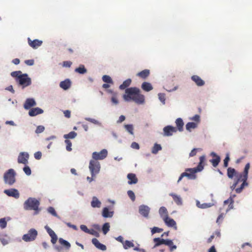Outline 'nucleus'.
Listing matches in <instances>:
<instances>
[{
    "label": "nucleus",
    "instance_id": "obj_1",
    "mask_svg": "<svg viewBox=\"0 0 252 252\" xmlns=\"http://www.w3.org/2000/svg\"><path fill=\"white\" fill-rule=\"evenodd\" d=\"M123 98L126 101H133L137 104H143L145 101V96L141 93L140 89L136 87H130L125 90Z\"/></svg>",
    "mask_w": 252,
    "mask_h": 252
},
{
    "label": "nucleus",
    "instance_id": "obj_2",
    "mask_svg": "<svg viewBox=\"0 0 252 252\" xmlns=\"http://www.w3.org/2000/svg\"><path fill=\"white\" fill-rule=\"evenodd\" d=\"M205 156H202L199 158V162L197 166L195 168H187L185 172L182 173L179 177L178 183L181 181L184 177H187L190 180H195L196 178V173L201 171L205 165Z\"/></svg>",
    "mask_w": 252,
    "mask_h": 252
},
{
    "label": "nucleus",
    "instance_id": "obj_3",
    "mask_svg": "<svg viewBox=\"0 0 252 252\" xmlns=\"http://www.w3.org/2000/svg\"><path fill=\"white\" fill-rule=\"evenodd\" d=\"M11 75L16 78V82L22 86L23 88L30 86L32 84L31 79L27 74H22L21 71L12 72Z\"/></svg>",
    "mask_w": 252,
    "mask_h": 252
},
{
    "label": "nucleus",
    "instance_id": "obj_4",
    "mask_svg": "<svg viewBox=\"0 0 252 252\" xmlns=\"http://www.w3.org/2000/svg\"><path fill=\"white\" fill-rule=\"evenodd\" d=\"M39 204V201L36 199L35 198L30 197L24 202V208L26 210H34L37 212L35 214H37L39 211L38 207Z\"/></svg>",
    "mask_w": 252,
    "mask_h": 252
},
{
    "label": "nucleus",
    "instance_id": "obj_5",
    "mask_svg": "<svg viewBox=\"0 0 252 252\" xmlns=\"http://www.w3.org/2000/svg\"><path fill=\"white\" fill-rule=\"evenodd\" d=\"M245 176L241 173H239V174L235 177L236 179L234 182L237 183V184H238L239 182H242L240 187L235 189V191L237 193L241 192L244 187L248 185V184L247 182L248 177H246V178H245Z\"/></svg>",
    "mask_w": 252,
    "mask_h": 252
},
{
    "label": "nucleus",
    "instance_id": "obj_6",
    "mask_svg": "<svg viewBox=\"0 0 252 252\" xmlns=\"http://www.w3.org/2000/svg\"><path fill=\"white\" fill-rule=\"evenodd\" d=\"M16 173L14 169H10L4 174V180L6 184L13 185L15 182Z\"/></svg>",
    "mask_w": 252,
    "mask_h": 252
},
{
    "label": "nucleus",
    "instance_id": "obj_7",
    "mask_svg": "<svg viewBox=\"0 0 252 252\" xmlns=\"http://www.w3.org/2000/svg\"><path fill=\"white\" fill-rule=\"evenodd\" d=\"M154 242L155 243L154 247H157L160 245L164 244L170 247L171 251H173L177 248L176 246L173 245V243L171 240H164L159 238H156L154 239Z\"/></svg>",
    "mask_w": 252,
    "mask_h": 252
},
{
    "label": "nucleus",
    "instance_id": "obj_8",
    "mask_svg": "<svg viewBox=\"0 0 252 252\" xmlns=\"http://www.w3.org/2000/svg\"><path fill=\"white\" fill-rule=\"evenodd\" d=\"M100 165L98 161L92 159L89 163V169L91 172L92 176L94 177L100 171Z\"/></svg>",
    "mask_w": 252,
    "mask_h": 252
},
{
    "label": "nucleus",
    "instance_id": "obj_9",
    "mask_svg": "<svg viewBox=\"0 0 252 252\" xmlns=\"http://www.w3.org/2000/svg\"><path fill=\"white\" fill-rule=\"evenodd\" d=\"M37 235V231L33 229H31L27 234L23 236L22 239L26 242H30L33 241L35 239Z\"/></svg>",
    "mask_w": 252,
    "mask_h": 252
},
{
    "label": "nucleus",
    "instance_id": "obj_10",
    "mask_svg": "<svg viewBox=\"0 0 252 252\" xmlns=\"http://www.w3.org/2000/svg\"><path fill=\"white\" fill-rule=\"evenodd\" d=\"M108 153L106 149L102 150L100 152H94L92 154L93 160H102L107 156Z\"/></svg>",
    "mask_w": 252,
    "mask_h": 252
},
{
    "label": "nucleus",
    "instance_id": "obj_11",
    "mask_svg": "<svg viewBox=\"0 0 252 252\" xmlns=\"http://www.w3.org/2000/svg\"><path fill=\"white\" fill-rule=\"evenodd\" d=\"M29 155L26 152H21L18 157V162L26 165L28 163Z\"/></svg>",
    "mask_w": 252,
    "mask_h": 252
},
{
    "label": "nucleus",
    "instance_id": "obj_12",
    "mask_svg": "<svg viewBox=\"0 0 252 252\" xmlns=\"http://www.w3.org/2000/svg\"><path fill=\"white\" fill-rule=\"evenodd\" d=\"M177 131L176 127L171 126H167L163 128L164 135L166 136H171L173 133L176 132Z\"/></svg>",
    "mask_w": 252,
    "mask_h": 252
},
{
    "label": "nucleus",
    "instance_id": "obj_13",
    "mask_svg": "<svg viewBox=\"0 0 252 252\" xmlns=\"http://www.w3.org/2000/svg\"><path fill=\"white\" fill-rule=\"evenodd\" d=\"M28 42L29 45L33 49H37L43 43L42 40L38 39L32 40L30 37L28 38Z\"/></svg>",
    "mask_w": 252,
    "mask_h": 252
},
{
    "label": "nucleus",
    "instance_id": "obj_14",
    "mask_svg": "<svg viewBox=\"0 0 252 252\" xmlns=\"http://www.w3.org/2000/svg\"><path fill=\"white\" fill-rule=\"evenodd\" d=\"M163 220L168 227H173L175 229H177L176 223L173 219L169 218L168 216H164Z\"/></svg>",
    "mask_w": 252,
    "mask_h": 252
},
{
    "label": "nucleus",
    "instance_id": "obj_15",
    "mask_svg": "<svg viewBox=\"0 0 252 252\" xmlns=\"http://www.w3.org/2000/svg\"><path fill=\"white\" fill-rule=\"evenodd\" d=\"M4 192L8 196L13 197L16 199L18 198L20 196L18 190L15 189H6L4 191Z\"/></svg>",
    "mask_w": 252,
    "mask_h": 252
},
{
    "label": "nucleus",
    "instance_id": "obj_16",
    "mask_svg": "<svg viewBox=\"0 0 252 252\" xmlns=\"http://www.w3.org/2000/svg\"><path fill=\"white\" fill-rule=\"evenodd\" d=\"M36 105V103L33 98H27L24 104V107L25 109L28 110Z\"/></svg>",
    "mask_w": 252,
    "mask_h": 252
},
{
    "label": "nucleus",
    "instance_id": "obj_17",
    "mask_svg": "<svg viewBox=\"0 0 252 252\" xmlns=\"http://www.w3.org/2000/svg\"><path fill=\"white\" fill-rule=\"evenodd\" d=\"M139 212L144 217H148L150 212V208L146 205H141L139 208Z\"/></svg>",
    "mask_w": 252,
    "mask_h": 252
},
{
    "label": "nucleus",
    "instance_id": "obj_18",
    "mask_svg": "<svg viewBox=\"0 0 252 252\" xmlns=\"http://www.w3.org/2000/svg\"><path fill=\"white\" fill-rule=\"evenodd\" d=\"M43 113V110L40 108H32L29 112V115L31 117L35 116Z\"/></svg>",
    "mask_w": 252,
    "mask_h": 252
},
{
    "label": "nucleus",
    "instance_id": "obj_19",
    "mask_svg": "<svg viewBox=\"0 0 252 252\" xmlns=\"http://www.w3.org/2000/svg\"><path fill=\"white\" fill-rule=\"evenodd\" d=\"M92 243L95 246L97 249L102 251H105L106 250V247L104 245L101 244L96 238H93L92 240Z\"/></svg>",
    "mask_w": 252,
    "mask_h": 252
},
{
    "label": "nucleus",
    "instance_id": "obj_20",
    "mask_svg": "<svg viewBox=\"0 0 252 252\" xmlns=\"http://www.w3.org/2000/svg\"><path fill=\"white\" fill-rule=\"evenodd\" d=\"M10 241V238L7 234L2 233L0 235V241L3 246L8 244Z\"/></svg>",
    "mask_w": 252,
    "mask_h": 252
},
{
    "label": "nucleus",
    "instance_id": "obj_21",
    "mask_svg": "<svg viewBox=\"0 0 252 252\" xmlns=\"http://www.w3.org/2000/svg\"><path fill=\"white\" fill-rule=\"evenodd\" d=\"M211 155L215 157L214 158L210 160V162L212 164L213 166L215 167H217L220 162V157L217 156L215 153L212 152Z\"/></svg>",
    "mask_w": 252,
    "mask_h": 252
},
{
    "label": "nucleus",
    "instance_id": "obj_22",
    "mask_svg": "<svg viewBox=\"0 0 252 252\" xmlns=\"http://www.w3.org/2000/svg\"><path fill=\"white\" fill-rule=\"evenodd\" d=\"M191 79L198 86H202L205 84V82L198 76L193 75Z\"/></svg>",
    "mask_w": 252,
    "mask_h": 252
},
{
    "label": "nucleus",
    "instance_id": "obj_23",
    "mask_svg": "<svg viewBox=\"0 0 252 252\" xmlns=\"http://www.w3.org/2000/svg\"><path fill=\"white\" fill-rule=\"evenodd\" d=\"M127 177L128 179V183L130 185L136 184L138 182V179L135 174L133 173H129Z\"/></svg>",
    "mask_w": 252,
    "mask_h": 252
},
{
    "label": "nucleus",
    "instance_id": "obj_24",
    "mask_svg": "<svg viewBox=\"0 0 252 252\" xmlns=\"http://www.w3.org/2000/svg\"><path fill=\"white\" fill-rule=\"evenodd\" d=\"M60 86L64 90H67L71 86V82L68 79H65V80L61 82Z\"/></svg>",
    "mask_w": 252,
    "mask_h": 252
},
{
    "label": "nucleus",
    "instance_id": "obj_25",
    "mask_svg": "<svg viewBox=\"0 0 252 252\" xmlns=\"http://www.w3.org/2000/svg\"><path fill=\"white\" fill-rule=\"evenodd\" d=\"M235 196V195H234L233 197L231 196L228 199L224 201V205L227 204L228 203H229L228 208L226 209V212H228L229 210L233 208L234 203L233 197H234Z\"/></svg>",
    "mask_w": 252,
    "mask_h": 252
},
{
    "label": "nucleus",
    "instance_id": "obj_26",
    "mask_svg": "<svg viewBox=\"0 0 252 252\" xmlns=\"http://www.w3.org/2000/svg\"><path fill=\"white\" fill-rule=\"evenodd\" d=\"M239 174L235 169L229 167L227 169V176L229 178L232 179L234 176L236 177Z\"/></svg>",
    "mask_w": 252,
    "mask_h": 252
},
{
    "label": "nucleus",
    "instance_id": "obj_27",
    "mask_svg": "<svg viewBox=\"0 0 252 252\" xmlns=\"http://www.w3.org/2000/svg\"><path fill=\"white\" fill-rule=\"evenodd\" d=\"M141 88L146 92H149L153 90V87L151 83L144 82L141 85Z\"/></svg>",
    "mask_w": 252,
    "mask_h": 252
},
{
    "label": "nucleus",
    "instance_id": "obj_28",
    "mask_svg": "<svg viewBox=\"0 0 252 252\" xmlns=\"http://www.w3.org/2000/svg\"><path fill=\"white\" fill-rule=\"evenodd\" d=\"M176 125L177 126V129L179 131H182L183 130L184 122L181 118H178L176 120Z\"/></svg>",
    "mask_w": 252,
    "mask_h": 252
},
{
    "label": "nucleus",
    "instance_id": "obj_29",
    "mask_svg": "<svg viewBox=\"0 0 252 252\" xmlns=\"http://www.w3.org/2000/svg\"><path fill=\"white\" fill-rule=\"evenodd\" d=\"M101 202L95 196H94L91 202V206L93 208H99L101 206Z\"/></svg>",
    "mask_w": 252,
    "mask_h": 252
},
{
    "label": "nucleus",
    "instance_id": "obj_30",
    "mask_svg": "<svg viewBox=\"0 0 252 252\" xmlns=\"http://www.w3.org/2000/svg\"><path fill=\"white\" fill-rule=\"evenodd\" d=\"M150 75L149 69H144L137 73V76L142 79H146Z\"/></svg>",
    "mask_w": 252,
    "mask_h": 252
},
{
    "label": "nucleus",
    "instance_id": "obj_31",
    "mask_svg": "<svg viewBox=\"0 0 252 252\" xmlns=\"http://www.w3.org/2000/svg\"><path fill=\"white\" fill-rule=\"evenodd\" d=\"M170 195L171 196L174 201V202L178 205H182V200L181 197L178 195L171 193L170 194Z\"/></svg>",
    "mask_w": 252,
    "mask_h": 252
},
{
    "label": "nucleus",
    "instance_id": "obj_32",
    "mask_svg": "<svg viewBox=\"0 0 252 252\" xmlns=\"http://www.w3.org/2000/svg\"><path fill=\"white\" fill-rule=\"evenodd\" d=\"M113 212H110L106 207L103 208L102 211V216L104 218H111L113 216Z\"/></svg>",
    "mask_w": 252,
    "mask_h": 252
},
{
    "label": "nucleus",
    "instance_id": "obj_33",
    "mask_svg": "<svg viewBox=\"0 0 252 252\" xmlns=\"http://www.w3.org/2000/svg\"><path fill=\"white\" fill-rule=\"evenodd\" d=\"M197 124L194 122L188 123L186 125V127L187 130L191 131L192 129H194L197 127Z\"/></svg>",
    "mask_w": 252,
    "mask_h": 252
},
{
    "label": "nucleus",
    "instance_id": "obj_34",
    "mask_svg": "<svg viewBox=\"0 0 252 252\" xmlns=\"http://www.w3.org/2000/svg\"><path fill=\"white\" fill-rule=\"evenodd\" d=\"M10 220L9 217L7 218H3L0 219V227L1 229L5 228L7 226V220L8 221Z\"/></svg>",
    "mask_w": 252,
    "mask_h": 252
},
{
    "label": "nucleus",
    "instance_id": "obj_35",
    "mask_svg": "<svg viewBox=\"0 0 252 252\" xmlns=\"http://www.w3.org/2000/svg\"><path fill=\"white\" fill-rule=\"evenodd\" d=\"M131 83V80L130 79H127L124 81L123 84L120 86L119 88L121 90H124L128 87L130 85Z\"/></svg>",
    "mask_w": 252,
    "mask_h": 252
},
{
    "label": "nucleus",
    "instance_id": "obj_36",
    "mask_svg": "<svg viewBox=\"0 0 252 252\" xmlns=\"http://www.w3.org/2000/svg\"><path fill=\"white\" fill-rule=\"evenodd\" d=\"M75 71L81 74H85L87 72V70L85 68V66L83 64H81L78 68L75 69Z\"/></svg>",
    "mask_w": 252,
    "mask_h": 252
},
{
    "label": "nucleus",
    "instance_id": "obj_37",
    "mask_svg": "<svg viewBox=\"0 0 252 252\" xmlns=\"http://www.w3.org/2000/svg\"><path fill=\"white\" fill-rule=\"evenodd\" d=\"M59 241L60 244L64 246L67 250H69L70 249L71 245L67 241L63 239V238H60Z\"/></svg>",
    "mask_w": 252,
    "mask_h": 252
},
{
    "label": "nucleus",
    "instance_id": "obj_38",
    "mask_svg": "<svg viewBox=\"0 0 252 252\" xmlns=\"http://www.w3.org/2000/svg\"><path fill=\"white\" fill-rule=\"evenodd\" d=\"M123 247L125 249H128L131 247H134V244L132 242L126 240L123 244Z\"/></svg>",
    "mask_w": 252,
    "mask_h": 252
},
{
    "label": "nucleus",
    "instance_id": "obj_39",
    "mask_svg": "<svg viewBox=\"0 0 252 252\" xmlns=\"http://www.w3.org/2000/svg\"><path fill=\"white\" fill-rule=\"evenodd\" d=\"M77 136V133L74 131H71L69 133L67 134H64L63 135V137L65 139H68L69 138L73 139L74 138Z\"/></svg>",
    "mask_w": 252,
    "mask_h": 252
},
{
    "label": "nucleus",
    "instance_id": "obj_40",
    "mask_svg": "<svg viewBox=\"0 0 252 252\" xmlns=\"http://www.w3.org/2000/svg\"><path fill=\"white\" fill-rule=\"evenodd\" d=\"M159 213L162 218L164 216H168L167 210L164 207H161L160 208L159 210Z\"/></svg>",
    "mask_w": 252,
    "mask_h": 252
},
{
    "label": "nucleus",
    "instance_id": "obj_41",
    "mask_svg": "<svg viewBox=\"0 0 252 252\" xmlns=\"http://www.w3.org/2000/svg\"><path fill=\"white\" fill-rule=\"evenodd\" d=\"M161 149L160 145L155 144L152 150V153L156 154L159 150Z\"/></svg>",
    "mask_w": 252,
    "mask_h": 252
},
{
    "label": "nucleus",
    "instance_id": "obj_42",
    "mask_svg": "<svg viewBox=\"0 0 252 252\" xmlns=\"http://www.w3.org/2000/svg\"><path fill=\"white\" fill-rule=\"evenodd\" d=\"M125 128H126V130L127 132H128L130 134H133V126L132 125H125Z\"/></svg>",
    "mask_w": 252,
    "mask_h": 252
},
{
    "label": "nucleus",
    "instance_id": "obj_43",
    "mask_svg": "<svg viewBox=\"0 0 252 252\" xmlns=\"http://www.w3.org/2000/svg\"><path fill=\"white\" fill-rule=\"evenodd\" d=\"M110 225L108 222L105 223L102 226V231L104 234H106L109 230Z\"/></svg>",
    "mask_w": 252,
    "mask_h": 252
},
{
    "label": "nucleus",
    "instance_id": "obj_44",
    "mask_svg": "<svg viewBox=\"0 0 252 252\" xmlns=\"http://www.w3.org/2000/svg\"><path fill=\"white\" fill-rule=\"evenodd\" d=\"M102 80L103 82L107 83L113 84V83L111 78L109 76L106 75H105L102 77Z\"/></svg>",
    "mask_w": 252,
    "mask_h": 252
},
{
    "label": "nucleus",
    "instance_id": "obj_45",
    "mask_svg": "<svg viewBox=\"0 0 252 252\" xmlns=\"http://www.w3.org/2000/svg\"><path fill=\"white\" fill-rule=\"evenodd\" d=\"M250 167V164L249 163H248L245 165L244 172L241 173L242 174H243L245 176V178H246V177H248V172H249Z\"/></svg>",
    "mask_w": 252,
    "mask_h": 252
},
{
    "label": "nucleus",
    "instance_id": "obj_46",
    "mask_svg": "<svg viewBox=\"0 0 252 252\" xmlns=\"http://www.w3.org/2000/svg\"><path fill=\"white\" fill-rule=\"evenodd\" d=\"M65 143L66 145V149L67 151H71L72 150L71 146H72V143L71 141L68 139H65Z\"/></svg>",
    "mask_w": 252,
    "mask_h": 252
},
{
    "label": "nucleus",
    "instance_id": "obj_47",
    "mask_svg": "<svg viewBox=\"0 0 252 252\" xmlns=\"http://www.w3.org/2000/svg\"><path fill=\"white\" fill-rule=\"evenodd\" d=\"M158 98L160 101L163 104H165V95L163 93H159L158 94Z\"/></svg>",
    "mask_w": 252,
    "mask_h": 252
},
{
    "label": "nucleus",
    "instance_id": "obj_48",
    "mask_svg": "<svg viewBox=\"0 0 252 252\" xmlns=\"http://www.w3.org/2000/svg\"><path fill=\"white\" fill-rule=\"evenodd\" d=\"M48 212L54 216H55V217L58 216V215H57L55 210L52 207H49L48 208Z\"/></svg>",
    "mask_w": 252,
    "mask_h": 252
},
{
    "label": "nucleus",
    "instance_id": "obj_49",
    "mask_svg": "<svg viewBox=\"0 0 252 252\" xmlns=\"http://www.w3.org/2000/svg\"><path fill=\"white\" fill-rule=\"evenodd\" d=\"M111 101L115 105H117L118 104L119 101L117 99V94L116 93H114L112 97H111Z\"/></svg>",
    "mask_w": 252,
    "mask_h": 252
},
{
    "label": "nucleus",
    "instance_id": "obj_50",
    "mask_svg": "<svg viewBox=\"0 0 252 252\" xmlns=\"http://www.w3.org/2000/svg\"><path fill=\"white\" fill-rule=\"evenodd\" d=\"M190 120H191L192 121H194L195 122L194 123H197L198 125L200 121V116L196 114V115H194L193 117H192V118H190Z\"/></svg>",
    "mask_w": 252,
    "mask_h": 252
},
{
    "label": "nucleus",
    "instance_id": "obj_51",
    "mask_svg": "<svg viewBox=\"0 0 252 252\" xmlns=\"http://www.w3.org/2000/svg\"><path fill=\"white\" fill-rule=\"evenodd\" d=\"M127 194L129 197L131 199L132 201H135V196L134 193L132 190H128L127 191Z\"/></svg>",
    "mask_w": 252,
    "mask_h": 252
},
{
    "label": "nucleus",
    "instance_id": "obj_52",
    "mask_svg": "<svg viewBox=\"0 0 252 252\" xmlns=\"http://www.w3.org/2000/svg\"><path fill=\"white\" fill-rule=\"evenodd\" d=\"M163 229L162 228H158V227H154L152 230H151V232L152 233V234H154V233H160V232H161L163 231Z\"/></svg>",
    "mask_w": 252,
    "mask_h": 252
},
{
    "label": "nucleus",
    "instance_id": "obj_53",
    "mask_svg": "<svg viewBox=\"0 0 252 252\" xmlns=\"http://www.w3.org/2000/svg\"><path fill=\"white\" fill-rule=\"evenodd\" d=\"M223 218H224V214L221 213L218 217L217 220H216V222L218 224H220L222 222Z\"/></svg>",
    "mask_w": 252,
    "mask_h": 252
},
{
    "label": "nucleus",
    "instance_id": "obj_54",
    "mask_svg": "<svg viewBox=\"0 0 252 252\" xmlns=\"http://www.w3.org/2000/svg\"><path fill=\"white\" fill-rule=\"evenodd\" d=\"M23 170L27 175H30L31 174V170L29 166L27 165L23 168Z\"/></svg>",
    "mask_w": 252,
    "mask_h": 252
},
{
    "label": "nucleus",
    "instance_id": "obj_55",
    "mask_svg": "<svg viewBox=\"0 0 252 252\" xmlns=\"http://www.w3.org/2000/svg\"><path fill=\"white\" fill-rule=\"evenodd\" d=\"M45 129V127L43 126H39L36 127V129L35 130V133H40L42 132Z\"/></svg>",
    "mask_w": 252,
    "mask_h": 252
},
{
    "label": "nucleus",
    "instance_id": "obj_56",
    "mask_svg": "<svg viewBox=\"0 0 252 252\" xmlns=\"http://www.w3.org/2000/svg\"><path fill=\"white\" fill-rule=\"evenodd\" d=\"M88 234L93 235L95 236H96L97 237L99 236V234L98 232H97L96 231H95V230H94L93 229H90L89 231L88 232Z\"/></svg>",
    "mask_w": 252,
    "mask_h": 252
},
{
    "label": "nucleus",
    "instance_id": "obj_57",
    "mask_svg": "<svg viewBox=\"0 0 252 252\" xmlns=\"http://www.w3.org/2000/svg\"><path fill=\"white\" fill-rule=\"evenodd\" d=\"M230 158L228 155H227L225 157V159H224V163H223V166L224 167H227L228 165V161L229 160Z\"/></svg>",
    "mask_w": 252,
    "mask_h": 252
},
{
    "label": "nucleus",
    "instance_id": "obj_58",
    "mask_svg": "<svg viewBox=\"0 0 252 252\" xmlns=\"http://www.w3.org/2000/svg\"><path fill=\"white\" fill-rule=\"evenodd\" d=\"M42 154L40 152H37L34 153V157L36 159H40L41 158Z\"/></svg>",
    "mask_w": 252,
    "mask_h": 252
},
{
    "label": "nucleus",
    "instance_id": "obj_59",
    "mask_svg": "<svg viewBox=\"0 0 252 252\" xmlns=\"http://www.w3.org/2000/svg\"><path fill=\"white\" fill-rule=\"evenodd\" d=\"M199 149L194 148L189 153V157H193L196 155L197 151H198Z\"/></svg>",
    "mask_w": 252,
    "mask_h": 252
},
{
    "label": "nucleus",
    "instance_id": "obj_60",
    "mask_svg": "<svg viewBox=\"0 0 252 252\" xmlns=\"http://www.w3.org/2000/svg\"><path fill=\"white\" fill-rule=\"evenodd\" d=\"M131 147L132 148L137 149V150H138L140 148L139 144L135 142H133L132 143Z\"/></svg>",
    "mask_w": 252,
    "mask_h": 252
},
{
    "label": "nucleus",
    "instance_id": "obj_61",
    "mask_svg": "<svg viewBox=\"0 0 252 252\" xmlns=\"http://www.w3.org/2000/svg\"><path fill=\"white\" fill-rule=\"evenodd\" d=\"M80 228L82 231L85 232L87 233H88L90 230L85 225H81L80 226Z\"/></svg>",
    "mask_w": 252,
    "mask_h": 252
},
{
    "label": "nucleus",
    "instance_id": "obj_62",
    "mask_svg": "<svg viewBox=\"0 0 252 252\" xmlns=\"http://www.w3.org/2000/svg\"><path fill=\"white\" fill-rule=\"evenodd\" d=\"M72 64V62L70 61H64L63 62V66L64 67H69Z\"/></svg>",
    "mask_w": 252,
    "mask_h": 252
},
{
    "label": "nucleus",
    "instance_id": "obj_63",
    "mask_svg": "<svg viewBox=\"0 0 252 252\" xmlns=\"http://www.w3.org/2000/svg\"><path fill=\"white\" fill-rule=\"evenodd\" d=\"M64 115L65 117L69 118L71 117V112L69 110H66L63 111Z\"/></svg>",
    "mask_w": 252,
    "mask_h": 252
},
{
    "label": "nucleus",
    "instance_id": "obj_64",
    "mask_svg": "<svg viewBox=\"0 0 252 252\" xmlns=\"http://www.w3.org/2000/svg\"><path fill=\"white\" fill-rule=\"evenodd\" d=\"M25 63L28 65H32L34 64V60H27L25 61Z\"/></svg>",
    "mask_w": 252,
    "mask_h": 252
}]
</instances>
